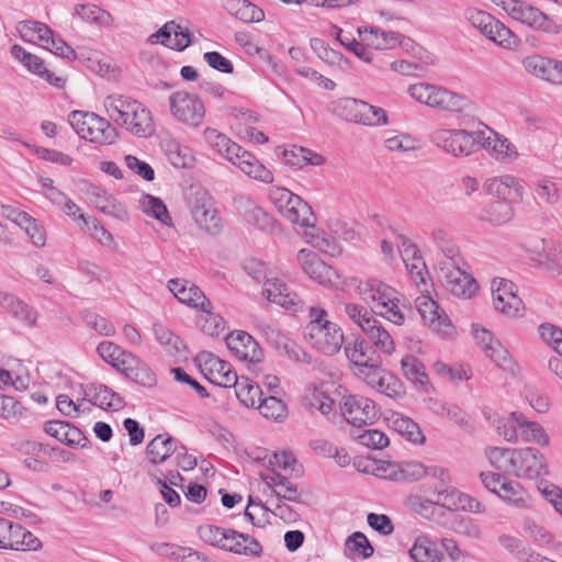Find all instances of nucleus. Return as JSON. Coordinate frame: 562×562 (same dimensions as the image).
<instances>
[{
    "instance_id": "nucleus-60",
    "label": "nucleus",
    "mask_w": 562,
    "mask_h": 562,
    "mask_svg": "<svg viewBox=\"0 0 562 562\" xmlns=\"http://www.w3.org/2000/svg\"><path fill=\"white\" fill-rule=\"evenodd\" d=\"M384 372L385 370L381 368L380 356H375L373 361L366 366L355 369V373L373 389L379 384V378H381V374Z\"/></svg>"
},
{
    "instance_id": "nucleus-38",
    "label": "nucleus",
    "mask_w": 562,
    "mask_h": 562,
    "mask_svg": "<svg viewBox=\"0 0 562 562\" xmlns=\"http://www.w3.org/2000/svg\"><path fill=\"white\" fill-rule=\"evenodd\" d=\"M76 14L83 22L101 27H109L114 22V19L110 12L92 3L76 5Z\"/></svg>"
},
{
    "instance_id": "nucleus-21",
    "label": "nucleus",
    "mask_w": 562,
    "mask_h": 562,
    "mask_svg": "<svg viewBox=\"0 0 562 562\" xmlns=\"http://www.w3.org/2000/svg\"><path fill=\"white\" fill-rule=\"evenodd\" d=\"M236 155H232L228 158L234 166L240 171L257 181L263 183H272L274 180L273 173L265 165H262L255 155L245 150L239 145V151H235Z\"/></svg>"
},
{
    "instance_id": "nucleus-37",
    "label": "nucleus",
    "mask_w": 562,
    "mask_h": 562,
    "mask_svg": "<svg viewBox=\"0 0 562 562\" xmlns=\"http://www.w3.org/2000/svg\"><path fill=\"white\" fill-rule=\"evenodd\" d=\"M513 416L517 417V425L521 430L520 436L525 442H536L540 446L549 445V437L539 423L529 422L517 412H513Z\"/></svg>"
},
{
    "instance_id": "nucleus-41",
    "label": "nucleus",
    "mask_w": 562,
    "mask_h": 562,
    "mask_svg": "<svg viewBox=\"0 0 562 562\" xmlns=\"http://www.w3.org/2000/svg\"><path fill=\"white\" fill-rule=\"evenodd\" d=\"M409 555L415 562H439L442 558L437 544L427 537H418L415 540Z\"/></svg>"
},
{
    "instance_id": "nucleus-2",
    "label": "nucleus",
    "mask_w": 562,
    "mask_h": 562,
    "mask_svg": "<svg viewBox=\"0 0 562 562\" xmlns=\"http://www.w3.org/2000/svg\"><path fill=\"white\" fill-rule=\"evenodd\" d=\"M360 299L370 306L371 312L393 324L401 325L405 319L403 307L396 290L384 282L370 279L360 281L357 286Z\"/></svg>"
},
{
    "instance_id": "nucleus-49",
    "label": "nucleus",
    "mask_w": 562,
    "mask_h": 562,
    "mask_svg": "<svg viewBox=\"0 0 562 562\" xmlns=\"http://www.w3.org/2000/svg\"><path fill=\"white\" fill-rule=\"evenodd\" d=\"M552 60L541 55H530L522 59L524 69L542 80L550 82Z\"/></svg>"
},
{
    "instance_id": "nucleus-8",
    "label": "nucleus",
    "mask_w": 562,
    "mask_h": 562,
    "mask_svg": "<svg viewBox=\"0 0 562 562\" xmlns=\"http://www.w3.org/2000/svg\"><path fill=\"white\" fill-rule=\"evenodd\" d=\"M269 198L280 214L294 225L311 226L312 207L297 194L283 187H272Z\"/></svg>"
},
{
    "instance_id": "nucleus-12",
    "label": "nucleus",
    "mask_w": 562,
    "mask_h": 562,
    "mask_svg": "<svg viewBox=\"0 0 562 562\" xmlns=\"http://www.w3.org/2000/svg\"><path fill=\"white\" fill-rule=\"evenodd\" d=\"M169 106L172 116L190 127H199L205 116V106L202 100L196 94L187 91L171 93Z\"/></svg>"
},
{
    "instance_id": "nucleus-61",
    "label": "nucleus",
    "mask_w": 562,
    "mask_h": 562,
    "mask_svg": "<svg viewBox=\"0 0 562 562\" xmlns=\"http://www.w3.org/2000/svg\"><path fill=\"white\" fill-rule=\"evenodd\" d=\"M352 436L361 445L371 449H383L390 443L389 437L378 429H368L359 434L353 432Z\"/></svg>"
},
{
    "instance_id": "nucleus-58",
    "label": "nucleus",
    "mask_w": 562,
    "mask_h": 562,
    "mask_svg": "<svg viewBox=\"0 0 562 562\" xmlns=\"http://www.w3.org/2000/svg\"><path fill=\"white\" fill-rule=\"evenodd\" d=\"M345 550L350 553H355L361 559H368L372 557L374 552V549L368 538L360 531H356L347 538Z\"/></svg>"
},
{
    "instance_id": "nucleus-40",
    "label": "nucleus",
    "mask_w": 562,
    "mask_h": 562,
    "mask_svg": "<svg viewBox=\"0 0 562 562\" xmlns=\"http://www.w3.org/2000/svg\"><path fill=\"white\" fill-rule=\"evenodd\" d=\"M234 389L237 398L246 407H257L263 397V391L261 387L247 378L238 379Z\"/></svg>"
},
{
    "instance_id": "nucleus-13",
    "label": "nucleus",
    "mask_w": 562,
    "mask_h": 562,
    "mask_svg": "<svg viewBox=\"0 0 562 562\" xmlns=\"http://www.w3.org/2000/svg\"><path fill=\"white\" fill-rule=\"evenodd\" d=\"M340 409L346 420L358 428L362 425L372 424L378 417L374 402L362 395L342 396Z\"/></svg>"
},
{
    "instance_id": "nucleus-26",
    "label": "nucleus",
    "mask_w": 562,
    "mask_h": 562,
    "mask_svg": "<svg viewBox=\"0 0 562 562\" xmlns=\"http://www.w3.org/2000/svg\"><path fill=\"white\" fill-rule=\"evenodd\" d=\"M542 474H547L544 456L536 448H521L518 477L535 479Z\"/></svg>"
},
{
    "instance_id": "nucleus-27",
    "label": "nucleus",
    "mask_w": 562,
    "mask_h": 562,
    "mask_svg": "<svg viewBox=\"0 0 562 562\" xmlns=\"http://www.w3.org/2000/svg\"><path fill=\"white\" fill-rule=\"evenodd\" d=\"M44 430L52 437L69 447L85 448L88 439L82 431L69 423L50 420L45 424Z\"/></svg>"
},
{
    "instance_id": "nucleus-19",
    "label": "nucleus",
    "mask_w": 562,
    "mask_h": 562,
    "mask_svg": "<svg viewBox=\"0 0 562 562\" xmlns=\"http://www.w3.org/2000/svg\"><path fill=\"white\" fill-rule=\"evenodd\" d=\"M225 341L229 351L241 361L259 362L263 357L258 342L244 330L231 333L226 336Z\"/></svg>"
},
{
    "instance_id": "nucleus-18",
    "label": "nucleus",
    "mask_w": 562,
    "mask_h": 562,
    "mask_svg": "<svg viewBox=\"0 0 562 562\" xmlns=\"http://www.w3.org/2000/svg\"><path fill=\"white\" fill-rule=\"evenodd\" d=\"M415 306L425 324L443 336L451 334L452 325L450 319L430 296H418L415 300Z\"/></svg>"
},
{
    "instance_id": "nucleus-52",
    "label": "nucleus",
    "mask_w": 562,
    "mask_h": 562,
    "mask_svg": "<svg viewBox=\"0 0 562 562\" xmlns=\"http://www.w3.org/2000/svg\"><path fill=\"white\" fill-rule=\"evenodd\" d=\"M373 345L383 353L391 355L395 350L391 335L381 326L380 322L372 324L364 333Z\"/></svg>"
},
{
    "instance_id": "nucleus-6",
    "label": "nucleus",
    "mask_w": 562,
    "mask_h": 562,
    "mask_svg": "<svg viewBox=\"0 0 562 562\" xmlns=\"http://www.w3.org/2000/svg\"><path fill=\"white\" fill-rule=\"evenodd\" d=\"M68 122L79 137L91 143L111 145L119 137L116 127L93 112L72 111Z\"/></svg>"
},
{
    "instance_id": "nucleus-46",
    "label": "nucleus",
    "mask_w": 562,
    "mask_h": 562,
    "mask_svg": "<svg viewBox=\"0 0 562 562\" xmlns=\"http://www.w3.org/2000/svg\"><path fill=\"white\" fill-rule=\"evenodd\" d=\"M79 218L82 221V228L86 229L93 239L111 249L116 248L113 235L105 229L95 217H86L83 213H79Z\"/></svg>"
},
{
    "instance_id": "nucleus-16",
    "label": "nucleus",
    "mask_w": 562,
    "mask_h": 562,
    "mask_svg": "<svg viewBox=\"0 0 562 562\" xmlns=\"http://www.w3.org/2000/svg\"><path fill=\"white\" fill-rule=\"evenodd\" d=\"M480 148H484L491 157L502 162H512L518 157L515 146L506 137L487 126H484V130H480Z\"/></svg>"
},
{
    "instance_id": "nucleus-44",
    "label": "nucleus",
    "mask_w": 562,
    "mask_h": 562,
    "mask_svg": "<svg viewBox=\"0 0 562 562\" xmlns=\"http://www.w3.org/2000/svg\"><path fill=\"white\" fill-rule=\"evenodd\" d=\"M263 480L268 485L279 486L281 491L273 490V494L279 499H285L294 503H301V495L297 491V486L291 483L286 476L273 472L269 476H265Z\"/></svg>"
},
{
    "instance_id": "nucleus-53",
    "label": "nucleus",
    "mask_w": 562,
    "mask_h": 562,
    "mask_svg": "<svg viewBox=\"0 0 562 562\" xmlns=\"http://www.w3.org/2000/svg\"><path fill=\"white\" fill-rule=\"evenodd\" d=\"M140 209L144 213L155 217L162 224H168L171 221L169 212L164 202L149 194H144L139 200Z\"/></svg>"
},
{
    "instance_id": "nucleus-3",
    "label": "nucleus",
    "mask_w": 562,
    "mask_h": 562,
    "mask_svg": "<svg viewBox=\"0 0 562 562\" xmlns=\"http://www.w3.org/2000/svg\"><path fill=\"white\" fill-rule=\"evenodd\" d=\"M310 322L304 337L317 351L326 356L338 353L345 344V335L339 325L328 319V313L321 307L310 308Z\"/></svg>"
},
{
    "instance_id": "nucleus-63",
    "label": "nucleus",
    "mask_w": 562,
    "mask_h": 562,
    "mask_svg": "<svg viewBox=\"0 0 562 562\" xmlns=\"http://www.w3.org/2000/svg\"><path fill=\"white\" fill-rule=\"evenodd\" d=\"M374 389L390 397H398L404 393L402 382L387 371L381 374L379 384Z\"/></svg>"
},
{
    "instance_id": "nucleus-1",
    "label": "nucleus",
    "mask_w": 562,
    "mask_h": 562,
    "mask_svg": "<svg viewBox=\"0 0 562 562\" xmlns=\"http://www.w3.org/2000/svg\"><path fill=\"white\" fill-rule=\"evenodd\" d=\"M103 105L110 120L137 137H149L155 133L150 111L137 100L123 94H111Z\"/></svg>"
},
{
    "instance_id": "nucleus-51",
    "label": "nucleus",
    "mask_w": 562,
    "mask_h": 562,
    "mask_svg": "<svg viewBox=\"0 0 562 562\" xmlns=\"http://www.w3.org/2000/svg\"><path fill=\"white\" fill-rule=\"evenodd\" d=\"M257 408L268 419L281 420L286 415V406L279 395L269 394L262 397Z\"/></svg>"
},
{
    "instance_id": "nucleus-22",
    "label": "nucleus",
    "mask_w": 562,
    "mask_h": 562,
    "mask_svg": "<svg viewBox=\"0 0 562 562\" xmlns=\"http://www.w3.org/2000/svg\"><path fill=\"white\" fill-rule=\"evenodd\" d=\"M266 297L285 310L297 312L303 308V301L279 279H267L263 282Z\"/></svg>"
},
{
    "instance_id": "nucleus-23",
    "label": "nucleus",
    "mask_w": 562,
    "mask_h": 562,
    "mask_svg": "<svg viewBox=\"0 0 562 562\" xmlns=\"http://www.w3.org/2000/svg\"><path fill=\"white\" fill-rule=\"evenodd\" d=\"M458 493L456 488H441L436 492V499H427L423 498L418 495H413L408 497V506L415 513L429 517L435 512L436 505H441L447 508H451L452 506H458L454 501V495Z\"/></svg>"
},
{
    "instance_id": "nucleus-4",
    "label": "nucleus",
    "mask_w": 562,
    "mask_h": 562,
    "mask_svg": "<svg viewBox=\"0 0 562 562\" xmlns=\"http://www.w3.org/2000/svg\"><path fill=\"white\" fill-rule=\"evenodd\" d=\"M408 94L415 101L442 112L461 113L471 106L465 95L425 82L411 85Z\"/></svg>"
},
{
    "instance_id": "nucleus-56",
    "label": "nucleus",
    "mask_w": 562,
    "mask_h": 562,
    "mask_svg": "<svg viewBox=\"0 0 562 562\" xmlns=\"http://www.w3.org/2000/svg\"><path fill=\"white\" fill-rule=\"evenodd\" d=\"M154 335L157 341L171 355H178L183 349V344L177 335L161 324H154Z\"/></svg>"
},
{
    "instance_id": "nucleus-55",
    "label": "nucleus",
    "mask_w": 562,
    "mask_h": 562,
    "mask_svg": "<svg viewBox=\"0 0 562 562\" xmlns=\"http://www.w3.org/2000/svg\"><path fill=\"white\" fill-rule=\"evenodd\" d=\"M513 207L509 201L497 200L488 204L485 210V218L494 225H502L513 217Z\"/></svg>"
},
{
    "instance_id": "nucleus-64",
    "label": "nucleus",
    "mask_w": 562,
    "mask_h": 562,
    "mask_svg": "<svg viewBox=\"0 0 562 562\" xmlns=\"http://www.w3.org/2000/svg\"><path fill=\"white\" fill-rule=\"evenodd\" d=\"M126 378L145 387H153L157 381L155 373L140 359L138 364L134 366L133 371L127 373Z\"/></svg>"
},
{
    "instance_id": "nucleus-14",
    "label": "nucleus",
    "mask_w": 562,
    "mask_h": 562,
    "mask_svg": "<svg viewBox=\"0 0 562 562\" xmlns=\"http://www.w3.org/2000/svg\"><path fill=\"white\" fill-rule=\"evenodd\" d=\"M439 277L446 288L458 297L469 299L477 290L476 281L458 266V261L441 262Z\"/></svg>"
},
{
    "instance_id": "nucleus-34",
    "label": "nucleus",
    "mask_w": 562,
    "mask_h": 562,
    "mask_svg": "<svg viewBox=\"0 0 562 562\" xmlns=\"http://www.w3.org/2000/svg\"><path fill=\"white\" fill-rule=\"evenodd\" d=\"M308 231L305 232L304 236L308 244L319 251L329 256H337L341 252V248L336 239L325 233L324 231L315 227L314 218L311 220V226L306 227Z\"/></svg>"
},
{
    "instance_id": "nucleus-45",
    "label": "nucleus",
    "mask_w": 562,
    "mask_h": 562,
    "mask_svg": "<svg viewBox=\"0 0 562 562\" xmlns=\"http://www.w3.org/2000/svg\"><path fill=\"white\" fill-rule=\"evenodd\" d=\"M498 496L518 508L527 507L530 502L526 490L519 483L509 480L503 481Z\"/></svg>"
},
{
    "instance_id": "nucleus-57",
    "label": "nucleus",
    "mask_w": 562,
    "mask_h": 562,
    "mask_svg": "<svg viewBox=\"0 0 562 562\" xmlns=\"http://www.w3.org/2000/svg\"><path fill=\"white\" fill-rule=\"evenodd\" d=\"M344 311L349 319L358 325L363 333H366L367 328H369L372 324L376 323V318L373 317L371 313L360 304L346 303L344 305Z\"/></svg>"
},
{
    "instance_id": "nucleus-36",
    "label": "nucleus",
    "mask_w": 562,
    "mask_h": 562,
    "mask_svg": "<svg viewBox=\"0 0 562 562\" xmlns=\"http://www.w3.org/2000/svg\"><path fill=\"white\" fill-rule=\"evenodd\" d=\"M283 161L294 169H301L307 165L319 166L324 162V157L304 147L293 146L291 149H284Z\"/></svg>"
},
{
    "instance_id": "nucleus-32",
    "label": "nucleus",
    "mask_w": 562,
    "mask_h": 562,
    "mask_svg": "<svg viewBox=\"0 0 562 562\" xmlns=\"http://www.w3.org/2000/svg\"><path fill=\"white\" fill-rule=\"evenodd\" d=\"M177 452L175 439L168 434H159L146 447V456L151 464L165 462Z\"/></svg>"
},
{
    "instance_id": "nucleus-25",
    "label": "nucleus",
    "mask_w": 562,
    "mask_h": 562,
    "mask_svg": "<svg viewBox=\"0 0 562 562\" xmlns=\"http://www.w3.org/2000/svg\"><path fill=\"white\" fill-rule=\"evenodd\" d=\"M364 47L376 50L392 49L400 44L401 34L393 31H381L374 26H360L357 30Z\"/></svg>"
},
{
    "instance_id": "nucleus-9",
    "label": "nucleus",
    "mask_w": 562,
    "mask_h": 562,
    "mask_svg": "<svg viewBox=\"0 0 562 562\" xmlns=\"http://www.w3.org/2000/svg\"><path fill=\"white\" fill-rule=\"evenodd\" d=\"M480 130L438 128L429 134V140L437 147L454 157L470 156L479 150Z\"/></svg>"
},
{
    "instance_id": "nucleus-10",
    "label": "nucleus",
    "mask_w": 562,
    "mask_h": 562,
    "mask_svg": "<svg viewBox=\"0 0 562 562\" xmlns=\"http://www.w3.org/2000/svg\"><path fill=\"white\" fill-rule=\"evenodd\" d=\"M503 9L515 20L528 26L549 34H558L561 31L551 18L536 7L520 0H501Z\"/></svg>"
},
{
    "instance_id": "nucleus-29",
    "label": "nucleus",
    "mask_w": 562,
    "mask_h": 562,
    "mask_svg": "<svg viewBox=\"0 0 562 562\" xmlns=\"http://www.w3.org/2000/svg\"><path fill=\"white\" fill-rule=\"evenodd\" d=\"M490 193L498 196L499 200L509 202L518 201L522 198L524 187L519 180L510 175H504L491 179L487 183Z\"/></svg>"
},
{
    "instance_id": "nucleus-17",
    "label": "nucleus",
    "mask_w": 562,
    "mask_h": 562,
    "mask_svg": "<svg viewBox=\"0 0 562 562\" xmlns=\"http://www.w3.org/2000/svg\"><path fill=\"white\" fill-rule=\"evenodd\" d=\"M297 261L304 272L322 285H331L339 278L333 267L321 260L317 255L311 250L301 249L297 252Z\"/></svg>"
},
{
    "instance_id": "nucleus-24",
    "label": "nucleus",
    "mask_w": 562,
    "mask_h": 562,
    "mask_svg": "<svg viewBox=\"0 0 562 562\" xmlns=\"http://www.w3.org/2000/svg\"><path fill=\"white\" fill-rule=\"evenodd\" d=\"M167 286L180 303L192 308L200 310L204 301H210L198 285L187 279H171Z\"/></svg>"
},
{
    "instance_id": "nucleus-31",
    "label": "nucleus",
    "mask_w": 562,
    "mask_h": 562,
    "mask_svg": "<svg viewBox=\"0 0 562 562\" xmlns=\"http://www.w3.org/2000/svg\"><path fill=\"white\" fill-rule=\"evenodd\" d=\"M11 55L26 67L29 71L42 77L49 83L58 86L60 78L55 77L54 74L46 68L44 60L38 56L26 52L22 46L16 44L11 47Z\"/></svg>"
},
{
    "instance_id": "nucleus-5",
    "label": "nucleus",
    "mask_w": 562,
    "mask_h": 562,
    "mask_svg": "<svg viewBox=\"0 0 562 562\" xmlns=\"http://www.w3.org/2000/svg\"><path fill=\"white\" fill-rule=\"evenodd\" d=\"M328 111L348 122L369 127L389 124L386 112L379 106L355 98H340L328 104Z\"/></svg>"
},
{
    "instance_id": "nucleus-47",
    "label": "nucleus",
    "mask_w": 562,
    "mask_h": 562,
    "mask_svg": "<svg viewBox=\"0 0 562 562\" xmlns=\"http://www.w3.org/2000/svg\"><path fill=\"white\" fill-rule=\"evenodd\" d=\"M369 351L370 347L362 339L357 338L352 342L345 345L346 357L350 360L355 369L373 361L376 355L374 352L369 355Z\"/></svg>"
},
{
    "instance_id": "nucleus-42",
    "label": "nucleus",
    "mask_w": 562,
    "mask_h": 562,
    "mask_svg": "<svg viewBox=\"0 0 562 562\" xmlns=\"http://www.w3.org/2000/svg\"><path fill=\"white\" fill-rule=\"evenodd\" d=\"M10 539L9 542H12V547H8L10 550L35 551L42 547L41 540L19 524L12 522Z\"/></svg>"
},
{
    "instance_id": "nucleus-7",
    "label": "nucleus",
    "mask_w": 562,
    "mask_h": 562,
    "mask_svg": "<svg viewBox=\"0 0 562 562\" xmlns=\"http://www.w3.org/2000/svg\"><path fill=\"white\" fill-rule=\"evenodd\" d=\"M464 18L473 27L498 46L514 49L519 45V38L505 24L487 12L469 8L464 11Z\"/></svg>"
},
{
    "instance_id": "nucleus-48",
    "label": "nucleus",
    "mask_w": 562,
    "mask_h": 562,
    "mask_svg": "<svg viewBox=\"0 0 562 562\" xmlns=\"http://www.w3.org/2000/svg\"><path fill=\"white\" fill-rule=\"evenodd\" d=\"M16 30L25 42L38 43L41 46L47 34L52 33V30L44 23L37 21H21Z\"/></svg>"
},
{
    "instance_id": "nucleus-30",
    "label": "nucleus",
    "mask_w": 562,
    "mask_h": 562,
    "mask_svg": "<svg viewBox=\"0 0 562 562\" xmlns=\"http://www.w3.org/2000/svg\"><path fill=\"white\" fill-rule=\"evenodd\" d=\"M88 398V401L100 408L103 409H114L117 411L123 407V400L122 397L113 392L111 389H109L105 385L102 384H89L85 389V398L83 401Z\"/></svg>"
},
{
    "instance_id": "nucleus-15",
    "label": "nucleus",
    "mask_w": 562,
    "mask_h": 562,
    "mask_svg": "<svg viewBox=\"0 0 562 562\" xmlns=\"http://www.w3.org/2000/svg\"><path fill=\"white\" fill-rule=\"evenodd\" d=\"M495 310L507 316H516L522 308L521 299L516 294V285L506 279L495 278L491 283Z\"/></svg>"
},
{
    "instance_id": "nucleus-11",
    "label": "nucleus",
    "mask_w": 562,
    "mask_h": 562,
    "mask_svg": "<svg viewBox=\"0 0 562 562\" xmlns=\"http://www.w3.org/2000/svg\"><path fill=\"white\" fill-rule=\"evenodd\" d=\"M194 223L210 235L221 233L223 224L213 198L205 190H196L189 200Z\"/></svg>"
},
{
    "instance_id": "nucleus-28",
    "label": "nucleus",
    "mask_w": 562,
    "mask_h": 562,
    "mask_svg": "<svg viewBox=\"0 0 562 562\" xmlns=\"http://www.w3.org/2000/svg\"><path fill=\"white\" fill-rule=\"evenodd\" d=\"M236 203L238 212L243 215V217L249 225L260 231H272L274 226V221L260 206L256 205L251 200L243 196L237 199Z\"/></svg>"
},
{
    "instance_id": "nucleus-35",
    "label": "nucleus",
    "mask_w": 562,
    "mask_h": 562,
    "mask_svg": "<svg viewBox=\"0 0 562 562\" xmlns=\"http://www.w3.org/2000/svg\"><path fill=\"white\" fill-rule=\"evenodd\" d=\"M201 314L196 318V324L203 333L211 337H217L225 330L224 318L213 312V304L211 301H204L200 307Z\"/></svg>"
},
{
    "instance_id": "nucleus-39",
    "label": "nucleus",
    "mask_w": 562,
    "mask_h": 562,
    "mask_svg": "<svg viewBox=\"0 0 562 562\" xmlns=\"http://www.w3.org/2000/svg\"><path fill=\"white\" fill-rule=\"evenodd\" d=\"M203 137L210 147L215 149L221 156L228 160L229 156L236 155L239 151V145L231 140L226 135L220 131L206 127L203 132Z\"/></svg>"
},
{
    "instance_id": "nucleus-54",
    "label": "nucleus",
    "mask_w": 562,
    "mask_h": 562,
    "mask_svg": "<svg viewBox=\"0 0 562 562\" xmlns=\"http://www.w3.org/2000/svg\"><path fill=\"white\" fill-rule=\"evenodd\" d=\"M401 367L405 378L413 383L424 385L427 382L428 376L426 374L425 367L416 357L406 355L401 360Z\"/></svg>"
},
{
    "instance_id": "nucleus-20",
    "label": "nucleus",
    "mask_w": 562,
    "mask_h": 562,
    "mask_svg": "<svg viewBox=\"0 0 562 562\" xmlns=\"http://www.w3.org/2000/svg\"><path fill=\"white\" fill-rule=\"evenodd\" d=\"M201 359H203L204 370L207 371L206 378L210 382L221 387H231L237 383L239 378L232 370L231 363L210 352L202 353Z\"/></svg>"
},
{
    "instance_id": "nucleus-50",
    "label": "nucleus",
    "mask_w": 562,
    "mask_h": 562,
    "mask_svg": "<svg viewBox=\"0 0 562 562\" xmlns=\"http://www.w3.org/2000/svg\"><path fill=\"white\" fill-rule=\"evenodd\" d=\"M440 411L436 409V414L445 416L449 420L453 422L460 428L467 432H473L475 429L474 423L471 416L457 405L439 404Z\"/></svg>"
},
{
    "instance_id": "nucleus-33",
    "label": "nucleus",
    "mask_w": 562,
    "mask_h": 562,
    "mask_svg": "<svg viewBox=\"0 0 562 562\" xmlns=\"http://www.w3.org/2000/svg\"><path fill=\"white\" fill-rule=\"evenodd\" d=\"M225 10L245 23L260 22L265 19L263 11L248 0H224Z\"/></svg>"
},
{
    "instance_id": "nucleus-59",
    "label": "nucleus",
    "mask_w": 562,
    "mask_h": 562,
    "mask_svg": "<svg viewBox=\"0 0 562 562\" xmlns=\"http://www.w3.org/2000/svg\"><path fill=\"white\" fill-rule=\"evenodd\" d=\"M166 154L169 162L176 168H188L192 162V156L188 147H182L176 142L166 145Z\"/></svg>"
},
{
    "instance_id": "nucleus-62",
    "label": "nucleus",
    "mask_w": 562,
    "mask_h": 562,
    "mask_svg": "<svg viewBox=\"0 0 562 562\" xmlns=\"http://www.w3.org/2000/svg\"><path fill=\"white\" fill-rule=\"evenodd\" d=\"M411 256H402V260L405 263L406 269L409 271L415 283L425 282L426 263L419 254V250L411 252Z\"/></svg>"
},
{
    "instance_id": "nucleus-43",
    "label": "nucleus",
    "mask_w": 562,
    "mask_h": 562,
    "mask_svg": "<svg viewBox=\"0 0 562 562\" xmlns=\"http://www.w3.org/2000/svg\"><path fill=\"white\" fill-rule=\"evenodd\" d=\"M391 423L393 429L403 436L406 440L413 443L424 442L425 437L417 423H415L412 418L395 414L393 415Z\"/></svg>"
}]
</instances>
